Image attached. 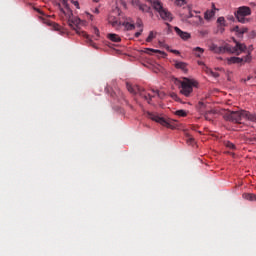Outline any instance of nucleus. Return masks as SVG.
<instances>
[{
	"mask_svg": "<svg viewBox=\"0 0 256 256\" xmlns=\"http://www.w3.org/2000/svg\"><path fill=\"white\" fill-rule=\"evenodd\" d=\"M235 41V40H234ZM235 47L230 44H225L224 46H217V44H211L210 50L214 53H232L233 55H241L246 51L247 46L245 44L239 43L237 41Z\"/></svg>",
	"mask_w": 256,
	"mask_h": 256,
	"instance_id": "f257e3e1",
	"label": "nucleus"
},
{
	"mask_svg": "<svg viewBox=\"0 0 256 256\" xmlns=\"http://www.w3.org/2000/svg\"><path fill=\"white\" fill-rule=\"evenodd\" d=\"M224 119L226 121H231L232 123H241L242 119H247L248 121H253L256 123V115L245 110L227 111L224 114Z\"/></svg>",
	"mask_w": 256,
	"mask_h": 256,
	"instance_id": "f03ea898",
	"label": "nucleus"
},
{
	"mask_svg": "<svg viewBox=\"0 0 256 256\" xmlns=\"http://www.w3.org/2000/svg\"><path fill=\"white\" fill-rule=\"evenodd\" d=\"M127 2L131 3L135 9H139L142 13H149L150 17H153V9L139 0H116V5L122 7V9H127Z\"/></svg>",
	"mask_w": 256,
	"mask_h": 256,
	"instance_id": "7ed1b4c3",
	"label": "nucleus"
},
{
	"mask_svg": "<svg viewBox=\"0 0 256 256\" xmlns=\"http://www.w3.org/2000/svg\"><path fill=\"white\" fill-rule=\"evenodd\" d=\"M153 9L155 11H157V13H159L161 19H163V21H173V14H171V12H169V10H167L165 7H163V3H161V1L159 0H148Z\"/></svg>",
	"mask_w": 256,
	"mask_h": 256,
	"instance_id": "20e7f679",
	"label": "nucleus"
},
{
	"mask_svg": "<svg viewBox=\"0 0 256 256\" xmlns=\"http://www.w3.org/2000/svg\"><path fill=\"white\" fill-rule=\"evenodd\" d=\"M196 83L197 82H195V80L183 78V81H181L180 93L184 95V97H191V93H193V87H195Z\"/></svg>",
	"mask_w": 256,
	"mask_h": 256,
	"instance_id": "39448f33",
	"label": "nucleus"
},
{
	"mask_svg": "<svg viewBox=\"0 0 256 256\" xmlns=\"http://www.w3.org/2000/svg\"><path fill=\"white\" fill-rule=\"evenodd\" d=\"M67 23L71 29H74L78 35H82V37H85L86 39H89V35H87V32L81 31V28H79V25H81V19L72 16L70 19L67 20Z\"/></svg>",
	"mask_w": 256,
	"mask_h": 256,
	"instance_id": "423d86ee",
	"label": "nucleus"
},
{
	"mask_svg": "<svg viewBox=\"0 0 256 256\" xmlns=\"http://www.w3.org/2000/svg\"><path fill=\"white\" fill-rule=\"evenodd\" d=\"M249 15H251V8L249 6L239 7L235 12V17L239 23H247L246 17H249Z\"/></svg>",
	"mask_w": 256,
	"mask_h": 256,
	"instance_id": "0eeeda50",
	"label": "nucleus"
},
{
	"mask_svg": "<svg viewBox=\"0 0 256 256\" xmlns=\"http://www.w3.org/2000/svg\"><path fill=\"white\" fill-rule=\"evenodd\" d=\"M146 117H148V119H151L152 121H155L156 123H159L163 127H167L168 129H173V125H171V120H167L152 112H147Z\"/></svg>",
	"mask_w": 256,
	"mask_h": 256,
	"instance_id": "6e6552de",
	"label": "nucleus"
},
{
	"mask_svg": "<svg viewBox=\"0 0 256 256\" xmlns=\"http://www.w3.org/2000/svg\"><path fill=\"white\" fill-rule=\"evenodd\" d=\"M124 27L125 31H134L135 20L129 16L120 15V27Z\"/></svg>",
	"mask_w": 256,
	"mask_h": 256,
	"instance_id": "1a4fd4ad",
	"label": "nucleus"
},
{
	"mask_svg": "<svg viewBox=\"0 0 256 256\" xmlns=\"http://www.w3.org/2000/svg\"><path fill=\"white\" fill-rule=\"evenodd\" d=\"M62 5L64 8L60 7V14L66 17V20L71 19L73 17V11L69 8V4H67V0H62Z\"/></svg>",
	"mask_w": 256,
	"mask_h": 256,
	"instance_id": "9d476101",
	"label": "nucleus"
},
{
	"mask_svg": "<svg viewBox=\"0 0 256 256\" xmlns=\"http://www.w3.org/2000/svg\"><path fill=\"white\" fill-rule=\"evenodd\" d=\"M121 15L123 14L120 13L119 17L117 18L115 17V15L110 14L108 16V23L112 25V27H114L115 29H119L121 27Z\"/></svg>",
	"mask_w": 256,
	"mask_h": 256,
	"instance_id": "9b49d317",
	"label": "nucleus"
},
{
	"mask_svg": "<svg viewBox=\"0 0 256 256\" xmlns=\"http://www.w3.org/2000/svg\"><path fill=\"white\" fill-rule=\"evenodd\" d=\"M174 31L183 41H189V39H191V34L189 32H185L177 26L174 27Z\"/></svg>",
	"mask_w": 256,
	"mask_h": 256,
	"instance_id": "f8f14e48",
	"label": "nucleus"
},
{
	"mask_svg": "<svg viewBox=\"0 0 256 256\" xmlns=\"http://www.w3.org/2000/svg\"><path fill=\"white\" fill-rule=\"evenodd\" d=\"M215 11H217V8H215V4H212V10H207L205 12L204 19H206V21L213 19V17H215Z\"/></svg>",
	"mask_w": 256,
	"mask_h": 256,
	"instance_id": "ddd939ff",
	"label": "nucleus"
},
{
	"mask_svg": "<svg viewBox=\"0 0 256 256\" xmlns=\"http://www.w3.org/2000/svg\"><path fill=\"white\" fill-rule=\"evenodd\" d=\"M174 66L176 69H180L183 73H187V63L181 61H175Z\"/></svg>",
	"mask_w": 256,
	"mask_h": 256,
	"instance_id": "4468645a",
	"label": "nucleus"
},
{
	"mask_svg": "<svg viewBox=\"0 0 256 256\" xmlns=\"http://www.w3.org/2000/svg\"><path fill=\"white\" fill-rule=\"evenodd\" d=\"M202 69L203 72L206 73V75H211V77H214L215 79L219 77V73L214 72L211 68L207 67V65H204Z\"/></svg>",
	"mask_w": 256,
	"mask_h": 256,
	"instance_id": "2eb2a0df",
	"label": "nucleus"
},
{
	"mask_svg": "<svg viewBox=\"0 0 256 256\" xmlns=\"http://www.w3.org/2000/svg\"><path fill=\"white\" fill-rule=\"evenodd\" d=\"M126 89H128L129 93H131L132 95L137 94V91H141V87L133 86L129 82L126 83Z\"/></svg>",
	"mask_w": 256,
	"mask_h": 256,
	"instance_id": "dca6fc26",
	"label": "nucleus"
},
{
	"mask_svg": "<svg viewBox=\"0 0 256 256\" xmlns=\"http://www.w3.org/2000/svg\"><path fill=\"white\" fill-rule=\"evenodd\" d=\"M215 115H217V111H215L214 109L208 110L204 113V118L206 119V121H213V117H215Z\"/></svg>",
	"mask_w": 256,
	"mask_h": 256,
	"instance_id": "f3484780",
	"label": "nucleus"
},
{
	"mask_svg": "<svg viewBox=\"0 0 256 256\" xmlns=\"http://www.w3.org/2000/svg\"><path fill=\"white\" fill-rule=\"evenodd\" d=\"M227 63L228 65L243 63V58L230 57V58H227Z\"/></svg>",
	"mask_w": 256,
	"mask_h": 256,
	"instance_id": "a211bd4d",
	"label": "nucleus"
},
{
	"mask_svg": "<svg viewBox=\"0 0 256 256\" xmlns=\"http://www.w3.org/2000/svg\"><path fill=\"white\" fill-rule=\"evenodd\" d=\"M233 31H235V33H237L238 37H241V35L247 33V28H245V27L240 28L239 26H235L233 28Z\"/></svg>",
	"mask_w": 256,
	"mask_h": 256,
	"instance_id": "6ab92c4d",
	"label": "nucleus"
},
{
	"mask_svg": "<svg viewBox=\"0 0 256 256\" xmlns=\"http://www.w3.org/2000/svg\"><path fill=\"white\" fill-rule=\"evenodd\" d=\"M193 53H194L195 57H201V55H203V53H205V49H203L201 47H195V48H193Z\"/></svg>",
	"mask_w": 256,
	"mask_h": 256,
	"instance_id": "aec40b11",
	"label": "nucleus"
},
{
	"mask_svg": "<svg viewBox=\"0 0 256 256\" xmlns=\"http://www.w3.org/2000/svg\"><path fill=\"white\" fill-rule=\"evenodd\" d=\"M243 199H246V201H256V195L251 193H244L242 195Z\"/></svg>",
	"mask_w": 256,
	"mask_h": 256,
	"instance_id": "412c9836",
	"label": "nucleus"
},
{
	"mask_svg": "<svg viewBox=\"0 0 256 256\" xmlns=\"http://www.w3.org/2000/svg\"><path fill=\"white\" fill-rule=\"evenodd\" d=\"M140 95L143 99H145V101H147V103H149V105H151V99H153L154 96H151V94H147L144 91L140 92Z\"/></svg>",
	"mask_w": 256,
	"mask_h": 256,
	"instance_id": "4be33fe9",
	"label": "nucleus"
},
{
	"mask_svg": "<svg viewBox=\"0 0 256 256\" xmlns=\"http://www.w3.org/2000/svg\"><path fill=\"white\" fill-rule=\"evenodd\" d=\"M108 39L114 43H119L121 41V37H119L117 34H108Z\"/></svg>",
	"mask_w": 256,
	"mask_h": 256,
	"instance_id": "5701e85b",
	"label": "nucleus"
},
{
	"mask_svg": "<svg viewBox=\"0 0 256 256\" xmlns=\"http://www.w3.org/2000/svg\"><path fill=\"white\" fill-rule=\"evenodd\" d=\"M145 53H147L148 55H153V53H160L161 55L167 56L165 52H161V50H155L151 48H146Z\"/></svg>",
	"mask_w": 256,
	"mask_h": 256,
	"instance_id": "b1692460",
	"label": "nucleus"
},
{
	"mask_svg": "<svg viewBox=\"0 0 256 256\" xmlns=\"http://www.w3.org/2000/svg\"><path fill=\"white\" fill-rule=\"evenodd\" d=\"M106 89H119V86H117V82L115 80H112L107 84Z\"/></svg>",
	"mask_w": 256,
	"mask_h": 256,
	"instance_id": "393cba45",
	"label": "nucleus"
},
{
	"mask_svg": "<svg viewBox=\"0 0 256 256\" xmlns=\"http://www.w3.org/2000/svg\"><path fill=\"white\" fill-rule=\"evenodd\" d=\"M225 147H227V149H231L232 151H235L237 149V147L235 146V144H233L230 141H226L224 142Z\"/></svg>",
	"mask_w": 256,
	"mask_h": 256,
	"instance_id": "a878e982",
	"label": "nucleus"
},
{
	"mask_svg": "<svg viewBox=\"0 0 256 256\" xmlns=\"http://www.w3.org/2000/svg\"><path fill=\"white\" fill-rule=\"evenodd\" d=\"M193 23L194 25H203V18L201 16H195Z\"/></svg>",
	"mask_w": 256,
	"mask_h": 256,
	"instance_id": "bb28decb",
	"label": "nucleus"
},
{
	"mask_svg": "<svg viewBox=\"0 0 256 256\" xmlns=\"http://www.w3.org/2000/svg\"><path fill=\"white\" fill-rule=\"evenodd\" d=\"M243 63H251L253 57L251 56V53H248L246 56H244L243 58Z\"/></svg>",
	"mask_w": 256,
	"mask_h": 256,
	"instance_id": "cd10ccee",
	"label": "nucleus"
},
{
	"mask_svg": "<svg viewBox=\"0 0 256 256\" xmlns=\"http://www.w3.org/2000/svg\"><path fill=\"white\" fill-rule=\"evenodd\" d=\"M175 115H177L178 117H187V112L185 110H177L175 112Z\"/></svg>",
	"mask_w": 256,
	"mask_h": 256,
	"instance_id": "c85d7f7f",
	"label": "nucleus"
},
{
	"mask_svg": "<svg viewBox=\"0 0 256 256\" xmlns=\"http://www.w3.org/2000/svg\"><path fill=\"white\" fill-rule=\"evenodd\" d=\"M154 39H155V34L153 33V31H150L148 37L146 38V42L151 43V41H153Z\"/></svg>",
	"mask_w": 256,
	"mask_h": 256,
	"instance_id": "c756f323",
	"label": "nucleus"
},
{
	"mask_svg": "<svg viewBox=\"0 0 256 256\" xmlns=\"http://www.w3.org/2000/svg\"><path fill=\"white\" fill-rule=\"evenodd\" d=\"M153 93H156V95L159 97V99H163L165 97V92H163V91L153 90Z\"/></svg>",
	"mask_w": 256,
	"mask_h": 256,
	"instance_id": "7c9ffc66",
	"label": "nucleus"
},
{
	"mask_svg": "<svg viewBox=\"0 0 256 256\" xmlns=\"http://www.w3.org/2000/svg\"><path fill=\"white\" fill-rule=\"evenodd\" d=\"M135 26L138 27V29H143V20H141V18H138L136 20Z\"/></svg>",
	"mask_w": 256,
	"mask_h": 256,
	"instance_id": "2f4dec72",
	"label": "nucleus"
},
{
	"mask_svg": "<svg viewBox=\"0 0 256 256\" xmlns=\"http://www.w3.org/2000/svg\"><path fill=\"white\" fill-rule=\"evenodd\" d=\"M165 48L167 49V51H170V53H174L175 55H180V52L178 50H170L169 46H165Z\"/></svg>",
	"mask_w": 256,
	"mask_h": 256,
	"instance_id": "473e14b6",
	"label": "nucleus"
},
{
	"mask_svg": "<svg viewBox=\"0 0 256 256\" xmlns=\"http://www.w3.org/2000/svg\"><path fill=\"white\" fill-rule=\"evenodd\" d=\"M187 143L189 145H193V143H195V139L193 137H191V136H188Z\"/></svg>",
	"mask_w": 256,
	"mask_h": 256,
	"instance_id": "72a5a7b5",
	"label": "nucleus"
},
{
	"mask_svg": "<svg viewBox=\"0 0 256 256\" xmlns=\"http://www.w3.org/2000/svg\"><path fill=\"white\" fill-rule=\"evenodd\" d=\"M199 34L201 35V37H205L206 35H209V31L201 30V31H199Z\"/></svg>",
	"mask_w": 256,
	"mask_h": 256,
	"instance_id": "f704fd0d",
	"label": "nucleus"
},
{
	"mask_svg": "<svg viewBox=\"0 0 256 256\" xmlns=\"http://www.w3.org/2000/svg\"><path fill=\"white\" fill-rule=\"evenodd\" d=\"M141 33H143V29H140L138 32H136V33L134 34V37H136V39L139 38V37H141Z\"/></svg>",
	"mask_w": 256,
	"mask_h": 256,
	"instance_id": "c9c22d12",
	"label": "nucleus"
},
{
	"mask_svg": "<svg viewBox=\"0 0 256 256\" xmlns=\"http://www.w3.org/2000/svg\"><path fill=\"white\" fill-rule=\"evenodd\" d=\"M217 22L220 23V25H223V23H225V18L224 17H219L217 19Z\"/></svg>",
	"mask_w": 256,
	"mask_h": 256,
	"instance_id": "e433bc0d",
	"label": "nucleus"
},
{
	"mask_svg": "<svg viewBox=\"0 0 256 256\" xmlns=\"http://www.w3.org/2000/svg\"><path fill=\"white\" fill-rule=\"evenodd\" d=\"M176 4L181 7V5H185V0H176Z\"/></svg>",
	"mask_w": 256,
	"mask_h": 256,
	"instance_id": "4c0bfd02",
	"label": "nucleus"
},
{
	"mask_svg": "<svg viewBox=\"0 0 256 256\" xmlns=\"http://www.w3.org/2000/svg\"><path fill=\"white\" fill-rule=\"evenodd\" d=\"M171 97H172V99H174V101H179V96H177V94L172 93Z\"/></svg>",
	"mask_w": 256,
	"mask_h": 256,
	"instance_id": "58836bf2",
	"label": "nucleus"
},
{
	"mask_svg": "<svg viewBox=\"0 0 256 256\" xmlns=\"http://www.w3.org/2000/svg\"><path fill=\"white\" fill-rule=\"evenodd\" d=\"M72 4L76 6V9H79V2L77 0H71Z\"/></svg>",
	"mask_w": 256,
	"mask_h": 256,
	"instance_id": "ea45409f",
	"label": "nucleus"
},
{
	"mask_svg": "<svg viewBox=\"0 0 256 256\" xmlns=\"http://www.w3.org/2000/svg\"><path fill=\"white\" fill-rule=\"evenodd\" d=\"M93 33L94 35H96L97 37H99V30L97 29V27L93 28Z\"/></svg>",
	"mask_w": 256,
	"mask_h": 256,
	"instance_id": "a19ab883",
	"label": "nucleus"
},
{
	"mask_svg": "<svg viewBox=\"0 0 256 256\" xmlns=\"http://www.w3.org/2000/svg\"><path fill=\"white\" fill-rule=\"evenodd\" d=\"M198 107H199V109H204L205 108V103L199 102Z\"/></svg>",
	"mask_w": 256,
	"mask_h": 256,
	"instance_id": "79ce46f5",
	"label": "nucleus"
},
{
	"mask_svg": "<svg viewBox=\"0 0 256 256\" xmlns=\"http://www.w3.org/2000/svg\"><path fill=\"white\" fill-rule=\"evenodd\" d=\"M54 29L56 31H59L61 29V26H59V24H54Z\"/></svg>",
	"mask_w": 256,
	"mask_h": 256,
	"instance_id": "37998d69",
	"label": "nucleus"
},
{
	"mask_svg": "<svg viewBox=\"0 0 256 256\" xmlns=\"http://www.w3.org/2000/svg\"><path fill=\"white\" fill-rule=\"evenodd\" d=\"M93 13H95L96 15H99V8H95V9L93 10Z\"/></svg>",
	"mask_w": 256,
	"mask_h": 256,
	"instance_id": "c03bdc74",
	"label": "nucleus"
},
{
	"mask_svg": "<svg viewBox=\"0 0 256 256\" xmlns=\"http://www.w3.org/2000/svg\"><path fill=\"white\" fill-rule=\"evenodd\" d=\"M250 141H256V135H253V136L250 138Z\"/></svg>",
	"mask_w": 256,
	"mask_h": 256,
	"instance_id": "a18cd8bd",
	"label": "nucleus"
},
{
	"mask_svg": "<svg viewBox=\"0 0 256 256\" xmlns=\"http://www.w3.org/2000/svg\"><path fill=\"white\" fill-rule=\"evenodd\" d=\"M198 65H203V67H205V63L203 62H198Z\"/></svg>",
	"mask_w": 256,
	"mask_h": 256,
	"instance_id": "49530a36",
	"label": "nucleus"
},
{
	"mask_svg": "<svg viewBox=\"0 0 256 256\" xmlns=\"http://www.w3.org/2000/svg\"><path fill=\"white\" fill-rule=\"evenodd\" d=\"M246 81H251V76H248Z\"/></svg>",
	"mask_w": 256,
	"mask_h": 256,
	"instance_id": "de8ad7c7",
	"label": "nucleus"
},
{
	"mask_svg": "<svg viewBox=\"0 0 256 256\" xmlns=\"http://www.w3.org/2000/svg\"><path fill=\"white\" fill-rule=\"evenodd\" d=\"M191 17H193V14L190 13L188 19H191Z\"/></svg>",
	"mask_w": 256,
	"mask_h": 256,
	"instance_id": "09e8293b",
	"label": "nucleus"
},
{
	"mask_svg": "<svg viewBox=\"0 0 256 256\" xmlns=\"http://www.w3.org/2000/svg\"><path fill=\"white\" fill-rule=\"evenodd\" d=\"M255 79H256V76H255Z\"/></svg>",
	"mask_w": 256,
	"mask_h": 256,
	"instance_id": "8fccbe9b",
	"label": "nucleus"
}]
</instances>
